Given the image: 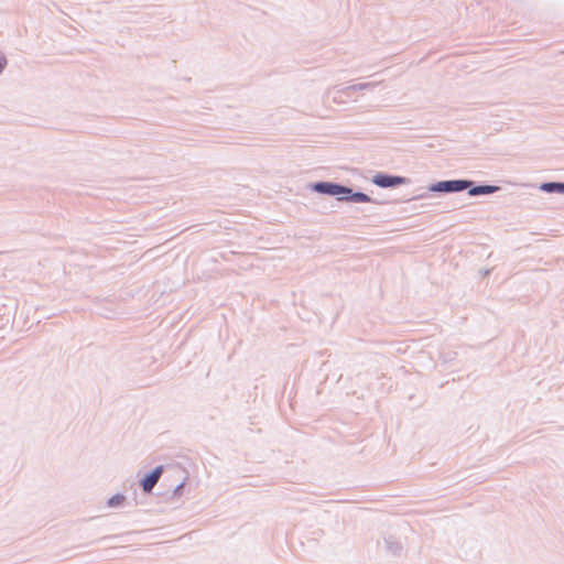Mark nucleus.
<instances>
[{"mask_svg":"<svg viewBox=\"0 0 564 564\" xmlns=\"http://www.w3.org/2000/svg\"><path fill=\"white\" fill-rule=\"evenodd\" d=\"M162 471H163V467L162 466H158L154 470L151 471V474H149L142 480L141 486H142V489L145 492H150L153 489V487L159 481V479H160V477L162 475Z\"/></svg>","mask_w":564,"mask_h":564,"instance_id":"nucleus-1","label":"nucleus"},{"mask_svg":"<svg viewBox=\"0 0 564 564\" xmlns=\"http://www.w3.org/2000/svg\"><path fill=\"white\" fill-rule=\"evenodd\" d=\"M470 186V182L467 181H446L441 182L437 185L438 191H445V192H458L463 191Z\"/></svg>","mask_w":564,"mask_h":564,"instance_id":"nucleus-2","label":"nucleus"},{"mask_svg":"<svg viewBox=\"0 0 564 564\" xmlns=\"http://www.w3.org/2000/svg\"><path fill=\"white\" fill-rule=\"evenodd\" d=\"M316 189L330 195L349 194L350 189L330 183H319Z\"/></svg>","mask_w":564,"mask_h":564,"instance_id":"nucleus-3","label":"nucleus"},{"mask_svg":"<svg viewBox=\"0 0 564 564\" xmlns=\"http://www.w3.org/2000/svg\"><path fill=\"white\" fill-rule=\"evenodd\" d=\"M373 183L381 187H389L401 184L402 178L379 174L373 177Z\"/></svg>","mask_w":564,"mask_h":564,"instance_id":"nucleus-4","label":"nucleus"},{"mask_svg":"<svg viewBox=\"0 0 564 564\" xmlns=\"http://www.w3.org/2000/svg\"><path fill=\"white\" fill-rule=\"evenodd\" d=\"M495 189L496 187L494 186H476L469 191V194L473 196L480 194H489L492 193Z\"/></svg>","mask_w":564,"mask_h":564,"instance_id":"nucleus-5","label":"nucleus"},{"mask_svg":"<svg viewBox=\"0 0 564 564\" xmlns=\"http://www.w3.org/2000/svg\"><path fill=\"white\" fill-rule=\"evenodd\" d=\"M542 188L546 192L557 191L564 193V183H546L542 185Z\"/></svg>","mask_w":564,"mask_h":564,"instance_id":"nucleus-6","label":"nucleus"},{"mask_svg":"<svg viewBox=\"0 0 564 564\" xmlns=\"http://www.w3.org/2000/svg\"><path fill=\"white\" fill-rule=\"evenodd\" d=\"M124 497L121 495L113 496L109 499L108 503L110 507L119 506L123 502Z\"/></svg>","mask_w":564,"mask_h":564,"instance_id":"nucleus-7","label":"nucleus"},{"mask_svg":"<svg viewBox=\"0 0 564 564\" xmlns=\"http://www.w3.org/2000/svg\"><path fill=\"white\" fill-rule=\"evenodd\" d=\"M354 200L356 202H368L369 197L364 193H356L352 196Z\"/></svg>","mask_w":564,"mask_h":564,"instance_id":"nucleus-8","label":"nucleus"},{"mask_svg":"<svg viewBox=\"0 0 564 564\" xmlns=\"http://www.w3.org/2000/svg\"><path fill=\"white\" fill-rule=\"evenodd\" d=\"M4 66H6V58L0 54V72H2Z\"/></svg>","mask_w":564,"mask_h":564,"instance_id":"nucleus-9","label":"nucleus"}]
</instances>
